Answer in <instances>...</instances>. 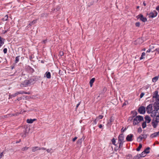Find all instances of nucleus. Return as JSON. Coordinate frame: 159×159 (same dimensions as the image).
Masks as SVG:
<instances>
[{
  "label": "nucleus",
  "instance_id": "nucleus-1",
  "mask_svg": "<svg viewBox=\"0 0 159 159\" xmlns=\"http://www.w3.org/2000/svg\"><path fill=\"white\" fill-rule=\"evenodd\" d=\"M133 125H138L141 121L143 120V117L141 116H136L134 119L133 118Z\"/></svg>",
  "mask_w": 159,
  "mask_h": 159
},
{
  "label": "nucleus",
  "instance_id": "nucleus-2",
  "mask_svg": "<svg viewBox=\"0 0 159 159\" xmlns=\"http://www.w3.org/2000/svg\"><path fill=\"white\" fill-rule=\"evenodd\" d=\"M157 12L154 10L148 14V15L149 18H153L156 17L157 16Z\"/></svg>",
  "mask_w": 159,
  "mask_h": 159
},
{
  "label": "nucleus",
  "instance_id": "nucleus-3",
  "mask_svg": "<svg viewBox=\"0 0 159 159\" xmlns=\"http://www.w3.org/2000/svg\"><path fill=\"white\" fill-rule=\"evenodd\" d=\"M138 19H140V20L143 22H145L147 21V19L145 17H144L143 15L140 14L136 17Z\"/></svg>",
  "mask_w": 159,
  "mask_h": 159
},
{
  "label": "nucleus",
  "instance_id": "nucleus-4",
  "mask_svg": "<svg viewBox=\"0 0 159 159\" xmlns=\"http://www.w3.org/2000/svg\"><path fill=\"white\" fill-rule=\"evenodd\" d=\"M138 111L140 114H144L146 112L145 108L144 106H141L138 109Z\"/></svg>",
  "mask_w": 159,
  "mask_h": 159
},
{
  "label": "nucleus",
  "instance_id": "nucleus-5",
  "mask_svg": "<svg viewBox=\"0 0 159 159\" xmlns=\"http://www.w3.org/2000/svg\"><path fill=\"white\" fill-rule=\"evenodd\" d=\"M146 111L148 113L150 114L153 110L152 104H150L146 107Z\"/></svg>",
  "mask_w": 159,
  "mask_h": 159
},
{
  "label": "nucleus",
  "instance_id": "nucleus-6",
  "mask_svg": "<svg viewBox=\"0 0 159 159\" xmlns=\"http://www.w3.org/2000/svg\"><path fill=\"white\" fill-rule=\"evenodd\" d=\"M114 120V117L113 116H111L109 120L107 121V127H110L111 126L112 122Z\"/></svg>",
  "mask_w": 159,
  "mask_h": 159
},
{
  "label": "nucleus",
  "instance_id": "nucleus-7",
  "mask_svg": "<svg viewBox=\"0 0 159 159\" xmlns=\"http://www.w3.org/2000/svg\"><path fill=\"white\" fill-rule=\"evenodd\" d=\"M118 142H124V136L123 134H120L118 137Z\"/></svg>",
  "mask_w": 159,
  "mask_h": 159
},
{
  "label": "nucleus",
  "instance_id": "nucleus-8",
  "mask_svg": "<svg viewBox=\"0 0 159 159\" xmlns=\"http://www.w3.org/2000/svg\"><path fill=\"white\" fill-rule=\"evenodd\" d=\"M134 137V135L132 134H130L127 135L126 137V140L128 142L132 141L133 139V138Z\"/></svg>",
  "mask_w": 159,
  "mask_h": 159
},
{
  "label": "nucleus",
  "instance_id": "nucleus-9",
  "mask_svg": "<svg viewBox=\"0 0 159 159\" xmlns=\"http://www.w3.org/2000/svg\"><path fill=\"white\" fill-rule=\"evenodd\" d=\"M150 113H151V116L152 117H155L157 116H158L157 114H158V112L157 110H152Z\"/></svg>",
  "mask_w": 159,
  "mask_h": 159
},
{
  "label": "nucleus",
  "instance_id": "nucleus-10",
  "mask_svg": "<svg viewBox=\"0 0 159 159\" xmlns=\"http://www.w3.org/2000/svg\"><path fill=\"white\" fill-rule=\"evenodd\" d=\"M154 110L158 111L159 109V101H156L153 104Z\"/></svg>",
  "mask_w": 159,
  "mask_h": 159
},
{
  "label": "nucleus",
  "instance_id": "nucleus-11",
  "mask_svg": "<svg viewBox=\"0 0 159 159\" xmlns=\"http://www.w3.org/2000/svg\"><path fill=\"white\" fill-rule=\"evenodd\" d=\"M29 84L28 80H25L23 83H21L20 86L21 87H25L28 86Z\"/></svg>",
  "mask_w": 159,
  "mask_h": 159
},
{
  "label": "nucleus",
  "instance_id": "nucleus-12",
  "mask_svg": "<svg viewBox=\"0 0 159 159\" xmlns=\"http://www.w3.org/2000/svg\"><path fill=\"white\" fill-rule=\"evenodd\" d=\"M158 122L159 121H157V120H152V125L154 128H155L157 127Z\"/></svg>",
  "mask_w": 159,
  "mask_h": 159
},
{
  "label": "nucleus",
  "instance_id": "nucleus-13",
  "mask_svg": "<svg viewBox=\"0 0 159 159\" xmlns=\"http://www.w3.org/2000/svg\"><path fill=\"white\" fill-rule=\"evenodd\" d=\"M23 92H22V91H20L18 92H17L16 93H14L13 94H12L10 96V97L11 98L12 97H14L17 95L18 94H22Z\"/></svg>",
  "mask_w": 159,
  "mask_h": 159
},
{
  "label": "nucleus",
  "instance_id": "nucleus-14",
  "mask_svg": "<svg viewBox=\"0 0 159 159\" xmlns=\"http://www.w3.org/2000/svg\"><path fill=\"white\" fill-rule=\"evenodd\" d=\"M5 40V39L2 38L0 36V48L4 44Z\"/></svg>",
  "mask_w": 159,
  "mask_h": 159
},
{
  "label": "nucleus",
  "instance_id": "nucleus-15",
  "mask_svg": "<svg viewBox=\"0 0 159 159\" xmlns=\"http://www.w3.org/2000/svg\"><path fill=\"white\" fill-rule=\"evenodd\" d=\"M145 119L146 120L145 122H146V123H149L150 122L151 120V119L150 117L148 116H146L145 117Z\"/></svg>",
  "mask_w": 159,
  "mask_h": 159
},
{
  "label": "nucleus",
  "instance_id": "nucleus-16",
  "mask_svg": "<svg viewBox=\"0 0 159 159\" xmlns=\"http://www.w3.org/2000/svg\"><path fill=\"white\" fill-rule=\"evenodd\" d=\"M84 136L83 137L79 139L77 141V143L79 144L80 146L81 145L82 143L83 140L84 139Z\"/></svg>",
  "mask_w": 159,
  "mask_h": 159
},
{
  "label": "nucleus",
  "instance_id": "nucleus-17",
  "mask_svg": "<svg viewBox=\"0 0 159 159\" xmlns=\"http://www.w3.org/2000/svg\"><path fill=\"white\" fill-rule=\"evenodd\" d=\"M131 112H133V116L129 117V118L131 120L133 119V118H135L136 116V115H137V113L136 111L133 112V111H132Z\"/></svg>",
  "mask_w": 159,
  "mask_h": 159
},
{
  "label": "nucleus",
  "instance_id": "nucleus-18",
  "mask_svg": "<svg viewBox=\"0 0 159 159\" xmlns=\"http://www.w3.org/2000/svg\"><path fill=\"white\" fill-rule=\"evenodd\" d=\"M46 77L48 79H50L51 77V73L49 72H46L45 74Z\"/></svg>",
  "mask_w": 159,
  "mask_h": 159
},
{
  "label": "nucleus",
  "instance_id": "nucleus-19",
  "mask_svg": "<svg viewBox=\"0 0 159 159\" xmlns=\"http://www.w3.org/2000/svg\"><path fill=\"white\" fill-rule=\"evenodd\" d=\"M95 80L94 78H92L90 81L89 84L91 87H92L93 85V83L94 82Z\"/></svg>",
  "mask_w": 159,
  "mask_h": 159
},
{
  "label": "nucleus",
  "instance_id": "nucleus-20",
  "mask_svg": "<svg viewBox=\"0 0 159 159\" xmlns=\"http://www.w3.org/2000/svg\"><path fill=\"white\" fill-rule=\"evenodd\" d=\"M38 150H39V147H34L32 148V151L33 152H34Z\"/></svg>",
  "mask_w": 159,
  "mask_h": 159
},
{
  "label": "nucleus",
  "instance_id": "nucleus-21",
  "mask_svg": "<svg viewBox=\"0 0 159 159\" xmlns=\"http://www.w3.org/2000/svg\"><path fill=\"white\" fill-rule=\"evenodd\" d=\"M158 78L159 77L158 76H155L152 79V81L153 82H155L158 80Z\"/></svg>",
  "mask_w": 159,
  "mask_h": 159
},
{
  "label": "nucleus",
  "instance_id": "nucleus-22",
  "mask_svg": "<svg viewBox=\"0 0 159 159\" xmlns=\"http://www.w3.org/2000/svg\"><path fill=\"white\" fill-rule=\"evenodd\" d=\"M146 151H144L143 152H142L140 154V157H144L146 155V153H145Z\"/></svg>",
  "mask_w": 159,
  "mask_h": 159
},
{
  "label": "nucleus",
  "instance_id": "nucleus-23",
  "mask_svg": "<svg viewBox=\"0 0 159 159\" xmlns=\"http://www.w3.org/2000/svg\"><path fill=\"white\" fill-rule=\"evenodd\" d=\"M143 139V138L140 135L137 138V140L139 142H140Z\"/></svg>",
  "mask_w": 159,
  "mask_h": 159
},
{
  "label": "nucleus",
  "instance_id": "nucleus-24",
  "mask_svg": "<svg viewBox=\"0 0 159 159\" xmlns=\"http://www.w3.org/2000/svg\"><path fill=\"white\" fill-rule=\"evenodd\" d=\"M150 149V148L149 147H147L146 148L144 151H146L145 153L146 154L149 153L150 152V151L149 150Z\"/></svg>",
  "mask_w": 159,
  "mask_h": 159
},
{
  "label": "nucleus",
  "instance_id": "nucleus-25",
  "mask_svg": "<svg viewBox=\"0 0 159 159\" xmlns=\"http://www.w3.org/2000/svg\"><path fill=\"white\" fill-rule=\"evenodd\" d=\"M140 157V155L137 154L133 158V159H139Z\"/></svg>",
  "mask_w": 159,
  "mask_h": 159
},
{
  "label": "nucleus",
  "instance_id": "nucleus-26",
  "mask_svg": "<svg viewBox=\"0 0 159 159\" xmlns=\"http://www.w3.org/2000/svg\"><path fill=\"white\" fill-rule=\"evenodd\" d=\"M27 122L29 124H31L33 123L32 119H28L27 120Z\"/></svg>",
  "mask_w": 159,
  "mask_h": 159
},
{
  "label": "nucleus",
  "instance_id": "nucleus-27",
  "mask_svg": "<svg viewBox=\"0 0 159 159\" xmlns=\"http://www.w3.org/2000/svg\"><path fill=\"white\" fill-rule=\"evenodd\" d=\"M157 136V134L156 133V132L154 133L153 134H152L150 135L151 137L152 138H154L155 137H156Z\"/></svg>",
  "mask_w": 159,
  "mask_h": 159
},
{
  "label": "nucleus",
  "instance_id": "nucleus-28",
  "mask_svg": "<svg viewBox=\"0 0 159 159\" xmlns=\"http://www.w3.org/2000/svg\"><path fill=\"white\" fill-rule=\"evenodd\" d=\"M116 139H115V138H113L112 140H111V142L113 144L115 145V146H116Z\"/></svg>",
  "mask_w": 159,
  "mask_h": 159
},
{
  "label": "nucleus",
  "instance_id": "nucleus-29",
  "mask_svg": "<svg viewBox=\"0 0 159 159\" xmlns=\"http://www.w3.org/2000/svg\"><path fill=\"white\" fill-rule=\"evenodd\" d=\"M142 147V145L141 144H139L138 147L136 149V150L137 151H139L140 150V149Z\"/></svg>",
  "mask_w": 159,
  "mask_h": 159
},
{
  "label": "nucleus",
  "instance_id": "nucleus-30",
  "mask_svg": "<svg viewBox=\"0 0 159 159\" xmlns=\"http://www.w3.org/2000/svg\"><path fill=\"white\" fill-rule=\"evenodd\" d=\"M20 56H17L16 57L15 63H17L19 62Z\"/></svg>",
  "mask_w": 159,
  "mask_h": 159
},
{
  "label": "nucleus",
  "instance_id": "nucleus-31",
  "mask_svg": "<svg viewBox=\"0 0 159 159\" xmlns=\"http://www.w3.org/2000/svg\"><path fill=\"white\" fill-rule=\"evenodd\" d=\"M132 156L131 154H128L126 156L127 159H130L132 158Z\"/></svg>",
  "mask_w": 159,
  "mask_h": 159
},
{
  "label": "nucleus",
  "instance_id": "nucleus-32",
  "mask_svg": "<svg viewBox=\"0 0 159 159\" xmlns=\"http://www.w3.org/2000/svg\"><path fill=\"white\" fill-rule=\"evenodd\" d=\"M142 128L143 129L145 128L146 126V122H143L142 124Z\"/></svg>",
  "mask_w": 159,
  "mask_h": 159
},
{
  "label": "nucleus",
  "instance_id": "nucleus-33",
  "mask_svg": "<svg viewBox=\"0 0 159 159\" xmlns=\"http://www.w3.org/2000/svg\"><path fill=\"white\" fill-rule=\"evenodd\" d=\"M29 148V147H25L21 148V150L22 151H25L28 150Z\"/></svg>",
  "mask_w": 159,
  "mask_h": 159
},
{
  "label": "nucleus",
  "instance_id": "nucleus-34",
  "mask_svg": "<svg viewBox=\"0 0 159 159\" xmlns=\"http://www.w3.org/2000/svg\"><path fill=\"white\" fill-rule=\"evenodd\" d=\"M119 143V148H121L124 142H118Z\"/></svg>",
  "mask_w": 159,
  "mask_h": 159
},
{
  "label": "nucleus",
  "instance_id": "nucleus-35",
  "mask_svg": "<svg viewBox=\"0 0 159 159\" xmlns=\"http://www.w3.org/2000/svg\"><path fill=\"white\" fill-rule=\"evenodd\" d=\"M29 69L31 73H33L34 71V69L33 68L30 67V66H29Z\"/></svg>",
  "mask_w": 159,
  "mask_h": 159
},
{
  "label": "nucleus",
  "instance_id": "nucleus-36",
  "mask_svg": "<svg viewBox=\"0 0 159 159\" xmlns=\"http://www.w3.org/2000/svg\"><path fill=\"white\" fill-rule=\"evenodd\" d=\"M8 18V15H6L4 18L3 19V21H7V20Z\"/></svg>",
  "mask_w": 159,
  "mask_h": 159
},
{
  "label": "nucleus",
  "instance_id": "nucleus-37",
  "mask_svg": "<svg viewBox=\"0 0 159 159\" xmlns=\"http://www.w3.org/2000/svg\"><path fill=\"white\" fill-rule=\"evenodd\" d=\"M142 131V129L141 127H139L138 129V132L139 133H141Z\"/></svg>",
  "mask_w": 159,
  "mask_h": 159
},
{
  "label": "nucleus",
  "instance_id": "nucleus-38",
  "mask_svg": "<svg viewBox=\"0 0 159 159\" xmlns=\"http://www.w3.org/2000/svg\"><path fill=\"white\" fill-rule=\"evenodd\" d=\"M28 81H29V84H31L32 83H33V82L34 81H33V78H32L28 80Z\"/></svg>",
  "mask_w": 159,
  "mask_h": 159
},
{
  "label": "nucleus",
  "instance_id": "nucleus-39",
  "mask_svg": "<svg viewBox=\"0 0 159 159\" xmlns=\"http://www.w3.org/2000/svg\"><path fill=\"white\" fill-rule=\"evenodd\" d=\"M140 23L139 22H137L136 23L135 26L136 27H139L140 26Z\"/></svg>",
  "mask_w": 159,
  "mask_h": 159
},
{
  "label": "nucleus",
  "instance_id": "nucleus-40",
  "mask_svg": "<svg viewBox=\"0 0 159 159\" xmlns=\"http://www.w3.org/2000/svg\"><path fill=\"white\" fill-rule=\"evenodd\" d=\"M64 52L62 51H60L59 52V55L61 57L63 56L64 55Z\"/></svg>",
  "mask_w": 159,
  "mask_h": 159
},
{
  "label": "nucleus",
  "instance_id": "nucleus-41",
  "mask_svg": "<svg viewBox=\"0 0 159 159\" xmlns=\"http://www.w3.org/2000/svg\"><path fill=\"white\" fill-rule=\"evenodd\" d=\"M127 129V128H125L124 129V128L123 127L122 128V129H121V131L122 132H124Z\"/></svg>",
  "mask_w": 159,
  "mask_h": 159
},
{
  "label": "nucleus",
  "instance_id": "nucleus-42",
  "mask_svg": "<svg viewBox=\"0 0 159 159\" xmlns=\"http://www.w3.org/2000/svg\"><path fill=\"white\" fill-rule=\"evenodd\" d=\"M3 52L4 54H6L7 52V48H4L3 50Z\"/></svg>",
  "mask_w": 159,
  "mask_h": 159
},
{
  "label": "nucleus",
  "instance_id": "nucleus-43",
  "mask_svg": "<svg viewBox=\"0 0 159 159\" xmlns=\"http://www.w3.org/2000/svg\"><path fill=\"white\" fill-rule=\"evenodd\" d=\"M23 92L22 94L25 93V94H30V92H26L24 91H22Z\"/></svg>",
  "mask_w": 159,
  "mask_h": 159
},
{
  "label": "nucleus",
  "instance_id": "nucleus-44",
  "mask_svg": "<svg viewBox=\"0 0 159 159\" xmlns=\"http://www.w3.org/2000/svg\"><path fill=\"white\" fill-rule=\"evenodd\" d=\"M155 120H157V121H159V115L157 116Z\"/></svg>",
  "mask_w": 159,
  "mask_h": 159
},
{
  "label": "nucleus",
  "instance_id": "nucleus-45",
  "mask_svg": "<svg viewBox=\"0 0 159 159\" xmlns=\"http://www.w3.org/2000/svg\"><path fill=\"white\" fill-rule=\"evenodd\" d=\"M144 93H142L140 95V98H142L144 95Z\"/></svg>",
  "mask_w": 159,
  "mask_h": 159
},
{
  "label": "nucleus",
  "instance_id": "nucleus-46",
  "mask_svg": "<svg viewBox=\"0 0 159 159\" xmlns=\"http://www.w3.org/2000/svg\"><path fill=\"white\" fill-rule=\"evenodd\" d=\"M119 148H120L119 147L117 146L116 147L114 148V150L115 151H116L117 150H118Z\"/></svg>",
  "mask_w": 159,
  "mask_h": 159
},
{
  "label": "nucleus",
  "instance_id": "nucleus-47",
  "mask_svg": "<svg viewBox=\"0 0 159 159\" xmlns=\"http://www.w3.org/2000/svg\"><path fill=\"white\" fill-rule=\"evenodd\" d=\"M155 51H156L158 54H159V48H157L155 49Z\"/></svg>",
  "mask_w": 159,
  "mask_h": 159
},
{
  "label": "nucleus",
  "instance_id": "nucleus-48",
  "mask_svg": "<svg viewBox=\"0 0 159 159\" xmlns=\"http://www.w3.org/2000/svg\"><path fill=\"white\" fill-rule=\"evenodd\" d=\"M77 138H78L77 137H76V136L75 137V138H73L72 139L73 141L74 142L75 141V140L77 139Z\"/></svg>",
  "mask_w": 159,
  "mask_h": 159
},
{
  "label": "nucleus",
  "instance_id": "nucleus-49",
  "mask_svg": "<svg viewBox=\"0 0 159 159\" xmlns=\"http://www.w3.org/2000/svg\"><path fill=\"white\" fill-rule=\"evenodd\" d=\"M47 39H46L45 40H43V41H42V43H47Z\"/></svg>",
  "mask_w": 159,
  "mask_h": 159
},
{
  "label": "nucleus",
  "instance_id": "nucleus-50",
  "mask_svg": "<svg viewBox=\"0 0 159 159\" xmlns=\"http://www.w3.org/2000/svg\"><path fill=\"white\" fill-rule=\"evenodd\" d=\"M103 117V116L102 115H99V116L98 117L99 119H102Z\"/></svg>",
  "mask_w": 159,
  "mask_h": 159
},
{
  "label": "nucleus",
  "instance_id": "nucleus-51",
  "mask_svg": "<svg viewBox=\"0 0 159 159\" xmlns=\"http://www.w3.org/2000/svg\"><path fill=\"white\" fill-rule=\"evenodd\" d=\"M52 150V148L48 149H47L46 151L48 152L49 153V152H51V151Z\"/></svg>",
  "mask_w": 159,
  "mask_h": 159
},
{
  "label": "nucleus",
  "instance_id": "nucleus-52",
  "mask_svg": "<svg viewBox=\"0 0 159 159\" xmlns=\"http://www.w3.org/2000/svg\"><path fill=\"white\" fill-rule=\"evenodd\" d=\"M35 22H34V20L33 21H32L31 22H30V23L29 24V25L31 26L33 25V23H34Z\"/></svg>",
  "mask_w": 159,
  "mask_h": 159
},
{
  "label": "nucleus",
  "instance_id": "nucleus-53",
  "mask_svg": "<svg viewBox=\"0 0 159 159\" xmlns=\"http://www.w3.org/2000/svg\"><path fill=\"white\" fill-rule=\"evenodd\" d=\"M142 135L143 136L142 137L143 139H146L147 138V135Z\"/></svg>",
  "mask_w": 159,
  "mask_h": 159
},
{
  "label": "nucleus",
  "instance_id": "nucleus-54",
  "mask_svg": "<svg viewBox=\"0 0 159 159\" xmlns=\"http://www.w3.org/2000/svg\"><path fill=\"white\" fill-rule=\"evenodd\" d=\"M45 150L46 149V148H43V147H42V148H40L39 147V150Z\"/></svg>",
  "mask_w": 159,
  "mask_h": 159
},
{
  "label": "nucleus",
  "instance_id": "nucleus-55",
  "mask_svg": "<svg viewBox=\"0 0 159 159\" xmlns=\"http://www.w3.org/2000/svg\"><path fill=\"white\" fill-rule=\"evenodd\" d=\"M3 155V152H1L0 154V159L2 157Z\"/></svg>",
  "mask_w": 159,
  "mask_h": 159
},
{
  "label": "nucleus",
  "instance_id": "nucleus-56",
  "mask_svg": "<svg viewBox=\"0 0 159 159\" xmlns=\"http://www.w3.org/2000/svg\"><path fill=\"white\" fill-rule=\"evenodd\" d=\"M93 123H94V124L95 125H96L97 123V120H96V119H95L94 121H93Z\"/></svg>",
  "mask_w": 159,
  "mask_h": 159
},
{
  "label": "nucleus",
  "instance_id": "nucleus-57",
  "mask_svg": "<svg viewBox=\"0 0 159 159\" xmlns=\"http://www.w3.org/2000/svg\"><path fill=\"white\" fill-rule=\"evenodd\" d=\"M103 127V125L102 124H100L99 126V128L101 129Z\"/></svg>",
  "mask_w": 159,
  "mask_h": 159
},
{
  "label": "nucleus",
  "instance_id": "nucleus-58",
  "mask_svg": "<svg viewBox=\"0 0 159 159\" xmlns=\"http://www.w3.org/2000/svg\"><path fill=\"white\" fill-rule=\"evenodd\" d=\"M80 102H79L76 105V108H77L80 104Z\"/></svg>",
  "mask_w": 159,
  "mask_h": 159
},
{
  "label": "nucleus",
  "instance_id": "nucleus-59",
  "mask_svg": "<svg viewBox=\"0 0 159 159\" xmlns=\"http://www.w3.org/2000/svg\"><path fill=\"white\" fill-rule=\"evenodd\" d=\"M145 53L144 52H143L142 53L141 55L142 56L144 57V56H145Z\"/></svg>",
  "mask_w": 159,
  "mask_h": 159
},
{
  "label": "nucleus",
  "instance_id": "nucleus-60",
  "mask_svg": "<svg viewBox=\"0 0 159 159\" xmlns=\"http://www.w3.org/2000/svg\"><path fill=\"white\" fill-rule=\"evenodd\" d=\"M151 51V49H149L148 50H147L146 51V52H149Z\"/></svg>",
  "mask_w": 159,
  "mask_h": 159
},
{
  "label": "nucleus",
  "instance_id": "nucleus-61",
  "mask_svg": "<svg viewBox=\"0 0 159 159\" xmlns=\"http://www.w3.org/2000/svg\"><path fill=\"white\" fill-rule=\"evenodd\" d=\"M127 105L126 102H125L123 104L122 107L124 106H125Z\"/></svg>",
  "mask_w": 159,
  "mask_h": 159
},
{
  "label": "nucleus",
  "instance_id": "nucleus-62",
  "mask_svg": "<svg viewBox=\"0 0 159 159\" xmlns=\"http://www.w3.org/2000/svg\"><path fill=\"white\" fill-rule=\"evenodd\" d=\"M33 81H34L37 80V79L36 77L33 78Z\"/></svg>",
  "mask_w": 159,
  "mask_h": 159
},
{
  "label": "nucleus",
  "instance_id": "nucleus-63",
  "mask_svg": "<svg viewBox=\"0 0 159 159\" xmlns=\"http://www.w3.org/2000/svg\"><path fill=\"white\" fill-rule=\"evenodd\" d=\"M144 58V57L141 55V57L140 58V60H141Z\"/></svg>",
  "mask_w": 159,
  "mask_h": 159
},
{
  "label": "nucleus",
  "instance_id": "nucleus-64",
  "mask_svg": "<svg viewBox=\"0 0 159 159\" xmlns=\"http://www.w3.org/2000/svg\"><path fill=\"white\" fill-rule=\"evenodd\" d=\"M156 9L157 11L159 10V5L156 8Z\"/></svg>",
  "mask_w": 159,
  "mask_h": 159
}]
</instances>
